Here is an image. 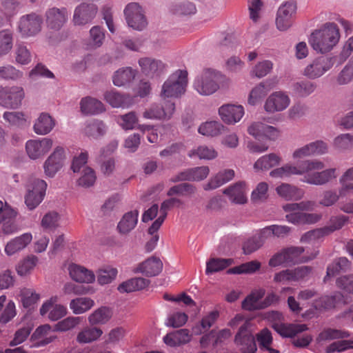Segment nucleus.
I'll use <instances>...</instances> for the list:
<instances>
[{
  "mask_svg": "<svg viewBox=\"0 0 353 353\" xmlns=\"http://www.w3.org/2000/svg\"><path fill=\"white\" fill-rule=\"evenodd\" d=\"M52 146V140L43 138L40 140H29L26 142V149L28 157L37 159L46 154Z\"/></svg>",
  "mask_w": 353,
  "mask_h": 353,
  "instance_id": "2eb2a0df",
  "label": "nucleus"
},
{
  "mask_svg": "<svg viewBox=\"0 0 353 353\" xmlns=\"http://www.w3.org/2000/svg\"><path fill=\"white\" fill-rule=\"evenodd\" d=\"M187 84V71L176 70L164 82L161 94L163 97H178L185 92Z\"/></svg>",
  "mask_w": 353,
  "mask_h": 353,
  "instance_id": "7ed1b4c3",
  "label": "nucleus"
},
{
  "mask_svg": "<svg viewBox=\"0 0 353 353\" xmlns=\"http://www.w3.org/2000/svg\"><path fill=\"white\" fill-rule=\"evenodd\" d=\"M223 194L228 195L233 203L243 204L247 202L245 183L244 182L239 181L225 188L223 190Z\"/></svg>",
  "mask_w": 353,
  "mask_h": 353,
  "instance_id": "c85d7f7f",
  "label": "nucleus"
},
{
  "mask_svg": "<svg viewBox=\"0 0 353 353\" xmlns=\"http://www.w3.org/2000/svg\"><path fill=\"white\" fill-rule=\"evenodd\" d=\"M139 64L142 72L150 78L160 76L165 70V65L161 61L149 57L140 59Z\"/></svg>",
  "mask_w": 353,
  "mask_h": 353,
  "instance_id": "4be33fe9",
  "label": "nucleus"
},
{
  "mask_svg": "<svg viewBox=\"0 0 353 353\" xmlns=\"http://www.w3.org/2000/svg\"><path fill=\"white\" fill-rule=\"evenodd\" d=\"M263 295L264 292L262 290L251 293L243 301V309L248 311L261 310V304L259 301L263 298Z\"/></svg>",
  "mask_w": 353,
  "mask_h": 353,
  "instance_id": "c03bdc74",
  "label": "nucleus"
},
{
  "mask_svg": "<svg viewBox=\"0 0 353 353\" xmlns=\"http://www.w3.org/2000/svg\"><path fill=\"white\" fill-rule=\"evenodd\" d=\"M81 111L84 114H98L105 111L104 105L99 100L87 97L81 99L80 102Z\"/></svg>",
  "mask_w": 353,
  "mask_h": 353,
  "instance_id": "2f4dec72",
  "label": "nucleus"
},
{
  "mask_svg": "<svg viewBox=\"0 0 353 353\" xmlns=\"http://www.w3.org/2000/svg\"><path fill=\"white\" fill-rule=\"evenodd\" d=\"M218 316L219 312L217 311H212L210 312L208 315L204 316L201 319L200 324L195 325L192 328L193 333L195 335H200L206 332L212 326Z\"/></svg>",
  "mask_w": 353,
  "mask_h": 353,
  "instance_id": "a18cd8bd",
  "label": "nucleus"
},
{
  "mask_svg": "<svg viewBox=\"0 0 353 353\" xmlns=\"http://www.w3.org/2000/svg\"><path fill=\"white\" fill-rule=\"evenodd\" d=\"M137 72L130 67L120 68L114 72L113 83L118 87L125 85L132 82Z\"/></svg>",
  "mask_w": 353,
  "mask_h": 353,
  "instance_id": "e433bc0d",
  "label": "nucleus"
},
{
  "mask_svg": "<svg viewBox=\"0 0 353 353\" xmlns=\"http://www.w3.org/2000/svg\"><path fill=\"white\" fill-rule=\"evenodd\" d=\"M266 238L262 234V230L259 233L247 239L243 244V250L245 254H250L259 250L264 243Z\"/></svg>",
  "mask_w": 353,
  "mask_h": 353,
  "instance_id": "4c0bfd02",
  "label": "nucleus"
},
{
  "mask_svg": "<svg viewBox=\"0 0 353 353\" xmlns=\"http://www.w3.org/2000/svg\"><path fill=\"white\" fill-rule=\"evenodd\" d=\"M96 179L94 170L90 167H85L83 169L81 176L78 179V185L83 188L91 187L95 183Z\"/></svg>",
  "mask_w": 353,
  "mask_h": 353,
  "instance_id": "338daca9",
  "label": "nucleus"
},
{
  "mask_svg": "<svg viewBox=\"0 0 353 353\" xmlns=\"http://www.w3.org/2000/svg\"><path fill=\"white\" fill-rule=\"evenodd\" d=\"M106 128L103 121L94 120L88 123L85 128V133L93 138H97L105 134Z\"/></svg>",
  "mask_w": 353,
  "mask_h": 353,
  "instance_id": "bf43d9fd",
  "label": "nucleus"
},
{
  "mask_svg": "<svg viewBox=\"0 0 353 353\" xmlns=\"http://www.w3.org/2000/svg\"><path fill=\"white\" fill-rule=\"evenodd\" d=\"M325 165L323 162L319 160H306L301 161L297 166L285 165L287 177L292 175H302L314 170H321L324 168Z\"/></svg>",
  "mask_w": 353,
  "mask_h": 353,
  "instance_id": "dca6fc26",
  "label": "nucleus"
},
{
  "mask_svg": "<svg viewBox=\"0 0 353 353\" xmlns=\"http://www.w3.org/2000/svg\"><path fill=\"white\" fill-rule=\"evenodd\" d=\"M339 39L340 33L336 24L327 22L312 32L309 38V43L314 51L325 54L330 52L339 43Z\"/></svg>",
  "mask_w": 353,
  "mask_h": 353,
  "instance_id": "f257e3e1",
  "label": "nucleus"
},
{
  "mask_svg": "<svg viewBox=\"0 0 353 353\" xmlns=\"http://www.w3.org/2000/svg\"><path fill=\"white\" fill-rule=\"evenodd\" d=\"M225 130L224 125L219 121H208L202 123L198 131L200 134L208 137H216Z\"/></svg>",
  "mask_w": 353,
  "mask_h": 353,
  "instance_id": "58836bf2",
  "label": "nucleus"
},
{
  "mask_svg": "<svg viewBox=\"0 0 353 353\" xmlns=\"http://www.w3.org/2000/svg\"><path fill=\"white\" fill-rule=\"evenodd\" d=\"M316 88V84L307 80L298 81L292 85L294 93L300 97L309 96L315 91Z\"/></svg>",
  "mask_w": 353,
  "mask_h": 353,
  "instance_id": "37998d69",
  "label": "nucleus"
},
{
  "mask_svg": "<svg viewBox=\"0 0 353 353\" xmlns=\"http://www.w3.org/2000/svg\"><path fill=\"white\" fill-rule=\"evenodd\" d=\"M150 284L148 279L142 277H135L123 282L118 287L120 292H132L144 289Z\"/></svg>",
  "mask_w": 353,
  "mask_h": 353,
  "instance_id": "c9c22d12",
  "label": "nucleus"
},
{
  "mask_svg": "<svg viewBox=\"0 0 353 353\" xmlns=\"http://www.w3.org/2000/svg\"><path fill=\"white\" fill-rule=\"evenodd\" d=\"M252 324L245 321L242 324L234 339L236 345L241 347V353H255L256 345L251 331Z\"/></svg>",
  "mask_w": 353,
  "mask_h": 353,
  "instance_id": "423d86ee",
  "label": "nucleus"
},
{
  "mask_svg": "<svg viewBox=\"0 0 353 353\" xmlns=\"http://www.w3.org/2000/svg\"><path fill=\"white\" fill-rule=\"evenodd\" d=\"M102 334L100 328L86 327L78 333L76 340L79 343H90L97 340Z\"/></svg>",
  "mask_w": 353,
  "mask_h": 353,
  "instance_id": "ea45409f",
  "label": "nucleus"
},
{
  "mask_svg": "<svg viewBox=\"0 0 353 353\" xmlns=\"http://www.w3.org/2000/svg\"><path fill=\"white\" fill-rule=\"evenodd\" d=\"M47 183L45 181L34 179L27 185V194L25 196V203L30 210L34 209L43 201L46 194Z\"/></svg>",
  "mask_w": 353,
  "mask_h": 353,
  "instance_id": "39448f33",
  "label": "nucleus"
},
{
  "mask_svg": "<svg viewBox=\"0 0 353 353\" xmlns=\"http://www.w3.org/2000/svg\"><path fill=\"white\" fill-rule=\"evenodd\" d=\"M163 269V263L160 259L151 256L140 263L133 270L134 273H141L146 276H154L161 273Z\"/></svg>",
  "mask_w": 353,
  "mask_h": 353,
  "instance_id": "412c9836",
  "label": "nucleus"
},
{
  "mask_svg": "<svg viewBox=\"0 0 353 353\" xmlns=\"http://www.w3.org/2000/svg\"><path fill=\"white\" fill-rule=\"evenodd\" d=\"M68 19V12L66 8H52L46 12V21L48 28L58 31L66 23Z\"/></svg>",
  "mask_w": 353,
  "mask_h": 353,
  "instance_id": "4468645a",
  "label": "nucleus"
},
{
  "mask_svg": "<svg viewBox=\"0 0 353 353\" xmlns=\"http://www.w3.org/2000/svg\"><path fill=\"white\" fill-rule=\"evenodd\" d=\"M198 157L200 159H213L217 156V152L212 148L201 145L196 149L191 150L188 152V157L192 158Z\"/></svg>",
  "mask_w": 353,
  "mask_h": 353,
  "instance_id": "680f3d73",
  "label": "nucleus"
},
{
  "mask_svg": "<svg viewBox=\"0 0 353 353\" xmlns=\"http://www.w3.org/2000/svg\"><path fill=\"white\" fill-rule=\"evenodd\" d=\"M353 81V57L339 72L336 77V82L339 85H345Z\"/></svg>",
  "mask_w": 353,
  "mask_h": 353,
  "instance_id": "864d4df0",
  "label": "nucleus"
},
{
  "mask_svg": "<svg viewBox=\"0 0 353 353\" xmlns=\"http://www.w3.org/2000/svg\"><path fill=\"white\" fill-rule=\"evenodd\" d=\"M276 191L286 201H299L304 196L303 190L289 183H282L276 188Z\"/></svg>",
  "mask_w": 353,
  "mask_h": 353,
  "instance_id": "cd10ccee",
  "label": "nucleus"
},
{
  "mask_svg": "<svg viewBox=\"0 0 353 353\" xmlns=\"http://www.w3.org/2000/svg\"><path fill=\"white\" fill-rule=\"evenodd\" d=\"M38 258L36 256L31 255L21 261L17 267V273L23 276L29 273L37 265Z\"/></svg>",
  "mask_w": 353,
  "mask_h": 353,
  "instance_id": "774afa93",
  "label": "nucleus"
},
{
  "mask_svg": "<svg viewBox=\"0 0 353 353\" xmlns=\"http://www.w3.org/2000/svg\"><path fill=\"white\" fill-rule=\"evenodd\" d=\"M82 317L69 316L57 323L52 328L53 332H65L75 328L81 322Z\"/></svg>",
  "mask_w": 353,
  "mask_h": 353,
  "instance_id": "09e8293b",
  "label": "nucleus"
},
{
  "mask_svg": "<svg viewBox=\"0 0 353 353\" xmlns=\"http://www.w3.org/2000/svg\"><path fill=\"white\" fill-rule=\"evenodd\" d=\"M14 57L17 63L27 65L31 61L32 54L26 45L17 43L14 49Z\"/></svg>",
  "mask_w": 353,
  "mask_h": 353,
  "instance_id": "6e6d98bb",
  "label": "nucleus"
},
{
  "mask_svg": "<svg viewBox=\"0 0 353 353\" xmlns=\"http://www.w3.org/2000/svg\"><path fill=\"white\" fill-rule=\"evenodd\" d=\"M105 101L114 108H128L134 103V99L129 95H123L114 90L104 94Z\"/></svg>",
  "mask_w": 353,
  "mask_h": 353,
  "instance_id": "bb28decb",
  "label": "nucleus"
},
{
  "mask_svg": "<svg viewBox=\"0 0 353 353\" xmlns=\"http://www.w3.org/2000/svg\"><path fill=\"white\" fill-rule=\"evenodd\" d=\"M117 270L112 267H105L97 272V281L101 285L111 283L117 274Z\"/></svg>",
  "mask_w": 353,
  "mask_h": 353,
  "instance_id": "0e129e2a",
  "label": "nucleus"
},
{
  "mask_svg": "<svg viewBox=\"0 0 353 353\" xmlns=\"http://www.w3.org/2000/svg\"><path fill=\"white\" fill-rule=\"evenodd\" d=\"M105 38V30L99 26H93L90 30V37L88 48L90 49H97L100 48L103 45Z\"/></svg>",
  "mask_w": 353,
  "mask_h": 353,
  "instance_id": "79ce46f5",
  "label": "nucleus"
},
{
  "mask_svg": "<svg viewBox=\"0 0 353 353\" xmlns=\"http://www.w3.org/2000/svg\"><path fill=\"white\" fill-rule=\"evenodd\" d=\"M273 329L281 336L284 337H294L298 333L302 332L307 329L306 325H285L283 323H274Z\"/></svg>",
  "mask_w": 353,
  "mask_h": 353,
  "instance_id": "f704fd0d",
  "label": "nucleus"
},
{
  "mask_svg": "<svg viewBox=\"0 0 353 353\" xmlns=\"http://www.w3.org/2000/svg\"><path fill=\"white\" fill-rule=\"evenodd\" d=\"M24 97V92L21 87H0V105L10 109H17Z\"/></svg>",
  "mask_w": 353,
  "mask_h": 353,
  "instance_id": "6e6552de",
  "label": "nucleus"
},
{
  "mask_svg": "<svg viewBox=\"0 0 353 353\" xmlns=\"http://www.w3.org/2000/svg\"><path fill=\"white\" fill-rule=\"evenodd\" d=\"M94 305V301L86 297H81L72 299L70 303V307L73 313L80 314L89 310Z\"/></svg>",
  "mask_w": 353,
  "mask_h": 353,
  "instance_id": "3c124183",
  "label": "nucleus"
},
{
  "mask_svg": "<svg viewBox=\"0 0 353 353\" xmlns=\"http://www.w3.org/2000/svg\"><path fill=\"white\" fill-rule=\"evenodd\" d=\"M55 125L54 120L47 113H41L33 126L36 134L45 135L50 133Z\"/></svg>",
  "mask_w": 353,
  "mask_h": 353,
  "instance_id": "473e14b6",
  "label": "nucleus"
},
{
  "mask_svg": "<svg viewBox=\"0 0 353 353\" xmlns=\"http://www.w3.org/2000/svg\"><path fill=\"white\" fill-rule=\"evenodd\" d=\"M290 230V228L287 225H272L264 228L262 230V234L266 239L272 236L283 237L288 235Z\"/></svg>",
  "mask_w": 353,
  "mask_h": 353,
  "instance_id": "052dcab7",
  "label": "nucleus"
},
{
  "mask_svg": "<svg viewBox=\"0 0 353 353\" xmlns=\"http://www.w3.org/2000/svg\"><path fill=\"white\" fill-rule=\"evenodd\" d=\"M321 219V215L316 213H305L301 211L288 213L285 215L288 222L296 225L314 224Z\"/></svg>",
  "mask_w": 353,
  "mask_h": 353,
  "instance_id": "5701e85b",
  "label": "nucleus"
},
{
  "mask_svg": "<svg viewBox=\"0 0 353 353\" xmlns=\"http://www.w3.org/2000/svg\"><path fill=\"white\" fill-rule=\"evenodd\" d=\"M234 177V171L232 169H225L219 171L215 176L211 177L208 182L203 186L206 191L218 188L229 182Z\"/></svg>",
  "mask_w": 353,
  "mask_h": 353,
  "instance_id": "a878e982",
  "label": "nucleus"
},
{
  "mask_svg": "<svg viewBox=\"0 0 353 353\" xmlns=\"http://www.w3.org/2000/svg\"><path fill=\"white\" fill-rule=\"evenodd\" d=\"M64 159V149L62 147H57L43 163L46 175L53 177L63 167Z\"/></svg>",
  "mask_w": 353,
  "mask_h": 353,
  "instance_id": "ddd939ff",
  "label": "nucleus"
},
{
  "mask_svg": "<svg viewBox=\"0 0 353 353\" xmlns=\"http://www.w3.org/2000/svg\"><path fill=\"white\" fill-rule=\"evenodd\" d=\"M280 159L275 154L265 155L259 159L254 163L256 170H268L279 163Z\"/></svg>",
  "mask_w": 353,
  "mask_h": 353,
  "instance_id": "13d9d810",
  "label": "nucleus"
},
{
  "mask_svg": "<svg viewBox=\"0 0 353 353\" xmlns=\"http://www.w3.org/2000/svg\"><path fill=\"white\" fill-rule=\"evenodd\" d=\"M290 104V98L281 92H275L267 99L264 109L268 113H274L285 110Z\"/></svg>",
  "mask_w": 353,
  "mask_h": 353,
  "instance_id": "a211bd4d",
  "label": "nucleus"
},
{
  "mask_svg": "<svg viewBox=\"0 0 353 353\" xmlns=\"http://www.w3.org/2000/svg\"><path fill=\"white\" fill-rule=\"evenodd\" d=\"M296 9V3L294 0L287 1L281 5L276 19V25L279 30L285 31L291 26Z\"/></svg>",
  "mask_w": 353,
  "mask_h": 353,
  "instance_id": "1a4fd4ad",
  "label": "nucleus"
},
{
  "mask_svg": "<svg viewBox=\"0 0 353 353\" xmlns=\"http://www.w3.org/2000/svg\"><path fill=\"white\" fill-rule=\"evenodd\" d=\"M271 90L270 84L266 82H261L254 87L250 92L248 102L251 105H255L259 101L266 96Z\"/></svg>",
  "mask_w": 353,
  "mask_h": 353,
  "instance_id": "de8ad7c7",
  "label": "nucleus"
},
{
  "mask_svg": "<svg viewBox=\"0 0 353 353\" xmlns=\"http://www.w3.org/2000/svg\"><path fill=\"white\" fill-rule=\"evenodd\" d=\"M139 211L134 210L124 214L117 225L120 234H126L132 231L138 223Z\"/></svg>",
  "mask_w": 353,
  "mask_h": 353,
  "instance_id": "c756f323",
  "label": "nucleus"
},
{
  "mask_svg": "<svg viewBox=\"0 0 353 353\" xmlns=\"http://www.w3.org/2000/svg\"><path fill=\"white\" fill-rule=\"evenodd\" d=\"M68 270L72 279L78 283H91L95 280V275L93 272L84 267L72 264L70 265Z\"/></svg>",
  "mask_w": 353,
  "mask_h": 353,
  "instance_id": "393cba45",
  "label": "nucleus"
},
{
  "mask_svg": "<svg viewBox=\"0 0 353 353\" xmlns=\"http://www.w3.org/2000/svg\"><path fill=\"white\" fill-rule=\"evenodd\" d=\"M32 236L30 233H24L10 241L6 245V253L11 256L17 252L24 249L32 241Z\"/></svg>",
  "mask_w": 353,
  "mask_h": 353,
  "instance_id": "7c9ffc66",
  "label": "nucleus"
},
{
  "mask_svg": "<svg viewBox=\"0 0 353 353\" xmlns=\"http://www.w3.org/2000/svg\"><path fill=\"white\" fill-rule=\"evenodd\" d=\"M219 114L224 123L232 125L241 119L244 109L241 105L225 104L219 108Z\"/></svg>",
  "mask_w": 353,
  "mask_h": 353,
  "instance_id": "f3484780",
  "label": "nucleus"
},
{
  "mask_svg": "<svg viewBox=\"0 0 353 353\" xmlns=\"http://www.w3.org/2000/svg\"><path fill=\"white\" fill-rule=\"evenodd\" d=\"M350 336L347 331L327 328L322 331L318 336L317 341H330L334 339H345Z\"/></svg>",
  "mask_w": 353,
  "mask_h": 353,
  "instance_id": "5fc2aeb1",
  "label": "nucleus"
},
{
  "mask_svg": "<svg viewBox=\"0 0 353 353\" xmlns=\"http://www.w3.org/2000/svg\"><path fill=\"white\" fill-rule=\"evenodd\" d=\"M222 79L223 76L219 72L205 69L195 77L193 87L199 94L209 96L219 89Z\"/></svg>",
  "mask_w": 353,
  "mask_h": 353,
  "instance_id": "f03ea898",
  "label": "nucleus"
},
{
  "mask_svg": "<svg viewBox=\"0 0 353 353\" xmlns=\"http://www.w3.org/2000/svg\"><path fill=\"white\" fill-rule=\"evenodd\" d=\"M336 59L331 56L318 57L305 68L303 74L310 79H318L333 67Z\"/></svg>",
  "mask_w": 353,
  "mask_h": 353,
  "instance_id": "20e7f679",
  "label": "nucleus"
},
{
  "mask_svg": "<svg viewBox=\"0 0 353 353\" xmlns=\"http://www.w3.org/2000/svg\"><path fill=\"white\" fill-rule=\"evenodd\" d=\"M57 297H52L50 300L43 303L40 308V314L45 316L48 313V319L52 321H56L61 319L67 314V308L63 305L54 304Z\"/></svg>",
  "mask_w": 353,
  "mask_h": 353,
  "instance_id": "6ab92c4d",
  "label": "nucleus"
},
{
  "mask_svg": "<svg viewBox=\"0 0 353 353\" xmlns=\"http://www.w3.org/2000/svg\"><path fill=\"white\" fill-rule=\"evenodd\" d=\"M248 133L257 139L267 138L274 140L279 136V131L273 126L263 123L261 122H254L252 123L248 129Z\"/></svg>",
  "mask_w": 353,
  "mask_h": 353,
  "instance_id": "aec40b11",
  "label": "nucleus"
},
{
  "mask_svg": "<svg viewBox=\"0 0 353 353\" xmlns=\"http://www.w3.org/2000/svg\"><path fill=\"white\" fill-rule=\"evenodd\" d=\"M42 23V17L32 12L23 15L20 18L18 28L22 35L32 37L37 34L41 30Z\"/></svg>",
  "mask_w": 353,
  "mask_h": 353,
  "instance_id": "9b49d317",
  "label": "nucleus"
},
{
  "mask_svg": "<svg viewBox=\"0 0 353 353\" xmlns=\"http://www.w3.org/2000/svg\"><path fill=\"white\" fill-rule=\"evenodd\" d=\"M341 185L339 193L341 196H345L350 190H353V167L347 169L340 177Z\"/></svg>",
  "mask_w": 353,
  "mask_h": 353,
  "instance_id": "4d7b16f0",
  "label": "nucleus"
},
{
  "mask_svg": "<svg viewBox=\"0 0 353 353\" xmlns=\"http://www.w3.org/2000/svg\"><path fill=\"white\" fill-rule=\"evenodd\" d=\"M196 191V188L188 183H182L171 187L167 192L168 196L174 195L177 196H191Z\"/></svg>",
  "mask_w": 353,
  "mask_h": 353,
  "instance_id": "603ef678",
  "label": "nucleus"
},
{
  "mask_svg": "<svg viewBox=\"0 0 353 353\" xmlns=\"http://www.w3.org/2000/svg\"><path fill=\"white\" fill-rule=\"evenodd\" d=\"M175 110V104L171 101H165L163 103H153L146 109L143 117L148 119H170Z\"/></svg>",
  "mask_w": 353,
  "mask_h": 353,
  "instance_id": "9d476101",
  "label": "nucleus"
},
{
  "mask_svg": "<svg viewBox=\"0 0 353 353\" xmlns=\"http://www.w3.org/2000/svg\"><path fill=\"white\" fill-rule=\"evenodd\" d=\"M112 315V312L110 308L101 307L90 314L88 320L92 325L105 324L111 319Z\"/></svg>",
  "mask_w": 353,
  "mask_h": 353,
  "instance_id": "49530a36",
  "label": "nucleus"
},
{
  "mask_svg": "<svg viewBox=\"0 0 353 353\" xmlns=\"http://www.w3.org/2000/svg\"><path fill=\"white\" fill-rule=\"evenodd\" d=\"M124 14L128 25L137 30H142L148 22L142 8L137 3H130L124 9Z\"/></svg>",
  "mask_w": 353,
  "mask_h": 353,
  "instance_id": "0eeeda50",
  "label": "nucleus"
},
{
  "mask_svg": "<svg viewBox=\"0 0 353 353\" xmlns=\"http://www.w3.org/2000/svg\"><path fill=\"white\" fill-rule=\"evenodd\" d=\"M52 328L49 324H44L39 326L32 335V339L34 340H39L37 343L38 346H44L52 343L57 336L50 335L48 336L49 333L52 331Z\"/></svg>",
  "mask_w": 353,
  "mask_h": 353,
  "instance_id": "72a5a7b5",
  "label": "nucleus"
},
{
  "mask_svg": "<svg viewBox=\"0 0 353 353\" xmlns=\"http://www.w3.org/2000/svg\"><path fill=\"white\" fill-rule=\"evenodd\" d=\"M232 259L212 258L206 263L205 273L209 275L221 271L233 263Z\"/></svg>",
  "mask_w": 353,
  "mask_h": 353,
  "instance_id": "a19ab883",
  "label": "nucleus"
},
{
  "mask_svg": "<svg viewBox=\"0 0 353 353\" xmlns=\"http://www.w3.org/2000/svg\"><path fill=\"white\" fill-rule=\"evenodd\" d=\"M286 258L287 263H298L302 262H307L315 257L313 256L310 258L301 257V254L304 252L303 247H291L284 250Z\"/></svg>",
  "mask_w": 353,
  "mask_h": 353,
  "instance_id": "8fccbe9b",
  "label": "nucleus"
},
{
  "mask_svg": "<svg viewBox=\"0 0 353 353\" xmlns=\"http://www.w3.org/2000/svg\"><path fill=\"white\" fill-rule=\"evenodd\" d=\"M333 146L341 151L350 150L353 148V135L346 133L341 134L334 138Z\"/></svg>",
  "mask_w": 353,
  "mask_h": 353,
  "instance_id": "e2e57ef3",
  "label": "nucleus"
},
{
  "mask_svg": "<svg viewBox=\"0 0 353 353\" xmlns=\"http://www.w3.org/2000/svg\"><path fill=\"white\" fill-rule=\"evenodd\" d=\"M21 303L23 307L27 309H32L39 301L40 296L39 294L33 292L30 289H24L21 291Z\"/></svg>",
  "mask_w": 353,
  "mask_h": 353,
  "instance_id": "69168bd1",
  "label": "nucleus"
},
{
  "mask_svg": "<svg viewBox=\"0 0 353 353\" xmlns=\"http://www.w3.org/2000/svg\"><path fill=\"white\" fill-rule=\"evenodd\" d=\"M335 168H330L324 170L321 172H316L312 174L308 172L305 176V179L303 181L309 184L322 185L328 183L330 181H331L332 179L335 178Z\"/></svg>",
  "mask_w": 353,
  "mask_h": 353,
  "instance_id": "b1692460",
  "label": "nucleus"
},
{
  "mask_svg": "<svg viewBox=\"0 0 353 353\" xmlns=\"http://www.w3.org/2000/svg\"><path fill=\"white\" fill-rule=\"evenodd\" d=\"M97 11L94 3H82L75 8L72 21L75 26H85L93 20Z\"/></svg>",
  "mask_w": 353,
  "mask_h": 353,
  "instance_id": "f8f14e48",
  "label": "nucleus"
}]
</instances>
